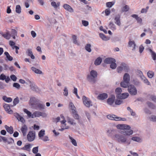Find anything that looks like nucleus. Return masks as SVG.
I'll list each match as a JSON object with an SVG mask.
<instances>
[{
  "instance_id": "41",
  "label": "nucleus",
  "mask_w": 156,
  "mask_h": 156,
  "mask_svg": "<svg viewBox=\"0 0 156 156\" xmlns=\"http://www.w3.org/2000/svg\"><path fill=\"white\" fill-rule=\"evenodd\" d=\"M23 111L27 114V116L29 117L32 118V114L27 109L25 108L23 109Z\"/></svg>"
},
{
  "instance_id": "44",
  "label": "nucleus",
  "mask_w": 156,
  "mask_h": 156,
  "mask_svg": "<svg viewBox=\"0 0 156 156\" xmlns=\"http://www.w3.org/2000/svg\"><path fill=\"white\" fill-rule=\"evenodd\" d=\"M60 116L61 118L63 119L62 121H60V122L62 124H64L65 126L66 125V120L65 119V118L64 116L61 114L60 115Z\"/></svg>"
},
{
  "instance_id": "38",
  "label": "nucleus",
  "mask_w": 156,
  "mask_h": 156,
  "mask_svg": "<svg viewBox=\"0 0 156 156\" xmlns=\"http://www.w3.org/2000/svg\"><path fill=\"white\" fill-rule=\"evenodd\" d=\"M45 130L44 129H42L38 133V136L40 138L44 136L45 134Z\"/></svg>"
},
{
  "instance_id": "46",
  "label": "nucleus",
  "mask_w": 156,
  "mask_h": 156,
  "mask_svg": "<svg viewBox=\"0 0 156 156\" xmlns=\"http://www.w3.org/2000/svg\"><path fill=\"white\" fill-rule=\"evenodd\" d=\"M90 47L91 45L90 44H87L85 47V49L88 52H90L91 51Z\"/></svg>"
},
{
  "instance_id": "33",
  "label": "nucleus",
  "mask_w": 156,
  "mask_h": 156,
  "mask_svg": "<svg viewBox=\"0 0 156 156\" xmlns=\"http://www.w3.org/2000/svg\"><path fill=\"white\" fill-rule=\"evenodd\" d=\"M17 116L16 118L17 119L19 120L20 121L24 123L25 122V120L24 119L22 116L18 114H17Z\"/></svg>"
},
{
  "instance_id": "39",
  "label": "nucleus",
  "mask_w": 156,
  "mask_h": 156,
  "mask_svg": "<svg viewBox=\"0 0 156 156\" xmlns=\"http://www.w3.org/2000/svg\"><path fill=\"white\" fill-rule=\"evenodd\" d=\"M69 106L71 107L72 110V113L73 114L74 112H75L76 111V108L74 106L73 103L72 102H70L69 103Z\"/></svg>"
},
{
  "instance_id": "31",
  "label": "nucleus",
  "mask_w": 156,
  "mask_h": 156,
  "mask_svg": "<svg viewBox=\"0 0 156 156\" xmlns=\"http://www.w3.org/2000/svg\"><path fill=\"white\" fill-rule=\"evenodd\" d=\"M108 27L109 28L112 30H115L116 29L115 26L113 23L112 22H110L109 23Z\"/></svg>"
},
{
  "instance_id": "10",
  "label": "nucleus",
  "mask_w": 156,
  "mask_h": 156,
  "mask_svg": "<svg viewBox=\"0 0 156 156\" xmlns=\"http://www.w3.org/2000/svg\"><path fill=\"white\" fill-rule=\"evenodd\" d=\"M117 128L119 129L124 130L129 129H130V126L126 124H118L117 125Z\"/></svg>"
},
{
  "instance_id": "50",
  "label": "nucleus",
  "mask_w": 156,
  "mask_h": 156,
  "mask_svg": "<svg viewBox=\"0 0 156 156\" xmlns=\"http://www.w3.org/2000/svg\"><path fill=\"white\" fill-rule=\"evenodd\" d=\"M38 151V147H34L32 149L33 153L34 154H37Z\"/></svg>"
},
{
  "instance_id": "45",
  "label": "nucleus",
  "mask_w": 156,
  "mask_h": 156,
  "mask_svg": "<svg viewBox=\"0 0 156 156\" xmlns=\"http://www.w3.org/2000/svg\"><path fill=\"white\" fill-rule=\"evenodd\" d=\"M149 51L151 53V55L153 59L154 60H156V54L151 49H150Z\"/></svg>"
},
{
  "instance_id": "52",
  "label": "nucleus",
  "mask_w": 156,
  "mask_h": 156,
  "mask_svg": "<svg viewBox=\"0 0 156 156\" xmlns=\"http://www.w3.org/2000/svg\"><path fill=\"white\" fill-rule=\"evenodd\" d=\"M9 44L12 47V49H14L15 46H15V43L14 42L12 41H9Z\"/></svg>"
},
{
  "instance_id": "61",
  "label": "nucleus",
  "mask_w": 156,
  "mask_h": 156,
  "mask_svg": "<svg viewBox=\"0 0 156 156\" xmlns=\"http://www.w3.org/2000/svg\"><path fill=\"white\" fill-rule=\"evenodd\" d=\"M73 114V117L74 118L78 120L79 119V115L76 113V111H75V112H74Z\"/></svg>"
},
{
  "instance_id": "23",
  "label": "nucleus",
  "mask_w": 156,
  "mask_h": 156,
  "mask_svg": "<svg viewBox=\"0 0 156 156\" xmlns=\"http://www.w3.org/2000/svg\"><path fill=\"white\" fill-rule=\"evenodd\" d=\"M51 5L55 9H56L58 7H59L60 5V2H57V3L55 1H52L51 3Z\"/></svg>"
},
{
  "instance_id": "24",
  "label": "nucleus",
  "mask_w": 156,
  "mask_h": 156,
  "mask_svg": "<svg viewBox=\"0 0 156 156\" xmlns=\"http://www.w3.org/2000/svg\"><path fill=\"white\" fill-rule=\"evenodd\" d=\"M123 81L128 82H129L130 81V76L127 73H126L124 75Z\"/></svg>"
},
{
  "instance_id": "58",
  "label": "nucleus",
  "mask_w": 156,
  "mask_h": 156,
  "mask_svg": "<svg viewBox=\"0 0 156 156\" xmlns=\"http://www.w3.org/2000/svg\"><path fill=\"white\" fill-rule=\"evenodd\" d=\"M123 102L122 100H117L115 101V103L116 105H120Z\"/></svg>"
},
{
  "instance_id": "26",
  "label": "nucleus",
  "mask_w": 156,
  "mask_h": 156,
  "mask_svg": "<svg viewBox=\"0 0 156 156\" xmlns=\"http://www.w3.org/2000/svg\"><path fill=\"white\" fill-rule=\"evenodd\" d=\"M31 146V145L29 144L27 145H25L24 147L22 148L21 149L28 151H30Z\"/></svg>"
},
{
  "instance_id": "49",
  "label": "nucleus",
  "mask_w": 156,
  "mask_h": 156,
  "mask_svg": "<svg viewBox=\"0 0 156 156\" xmlns=\"http://www.w3.org/2000/svg\"><path fill=\"white\" fill-rule=\"evenodd\" d=\"M129 6L126 5L122 8V12H127L129 10Z\"/></svg>"
},
{
  "instance_id": "55",
  "label": "nucleus",
  "mask_w": 156,
  "mask_h": 156,
  "mask_svg": "<svg viewBox=\"0 0 156 156\" xmlns=\"http://www.w3.org/2000/svg\"><path fill=\"white\" fill-rule=\"evenodd\" d=\"M115 62H113L111 64L110 67L113 69H115L116 67V64Z\"/></svg>"
},
{
  "instance_id": "22",
  "label": "nucleus",
  "mask_w": 156,
  "mask_h": 156,
  "mask_svg": "<svg viewBox=\"0 0 156 156\" xmlns=\"http://www.w3.org/2000/svg\"><path fill=\"white\" fill-rule=\"evenodd\" d=\"M0 34L4 38L7 40H9L10 38L11 35L8 32L6 33L5 34H3L2 33H0Z\"/></svg>"
},
{
  "instance_id": "13",
  "label": "nucleus",
  "mask_w": 156,
  "mask_h": 156,
  "mask_svg": "<svg viewBox=\"0 0 156 156\" xmlns=\"http://www.w3.org/2000/svg\"><path fill=\"white\" fill-rule=\"evenodd\" d=\"M115 99V96L113 95H112L111 98H109L107 99V103L110 105H112L114 102Z\"/></svg>"
},
{
  "instance_id": "57",
  "label": "nucleus",
  "mask_w": 156,
  "mask_h": 156,
  "mask_svg": "<svg viewBox=\"0 0 156 156\" xmlns=\"http://www.w3.org/2000/svg\"><path fill=\"white\" fill-rule=\"evenodd\" d=\"M63 94L66 96H67L68 95V90L66 87H65L64 90Z\"/></svg>"
},
{
  "instance_id": "16",
  "label": "nucleus",
  "mask_w": 156,
  "mask_h": 156,
  "mask_svg": "<svg viewBox=\"0 0 156 156\" xmlns=\"http://www.w3.org/2000/svg\"><path fill=\"white\" fill-rule=\"evenodd\" d=\"M129 96V94L128 93H123L117 96V98L120 99H125L127 98Z\"/></svg>"
},
{
  "instance_id": "35",
  "label": "nucleus",
  "mask_w": 156,
  "mask_h": 156,
  "mask_svg": "<svg viewBox=\"0 0 156 156\" xmlns=\"http://www.w3.org/2000/svg\"><path fill=\"white\" fill-rule=\"evenodd\" d=\"M115 92L117 94L116 97L120 95L122 92V90L121 88L118 87L115 90Z\"/></svg>"
},
{
  "instance_id": "37",
  "label": "nucleus",
  "mask_w": 156,
  "mask_h": 156,
  "mask_svg": "<svg viewBox=\"0 0 156 156\" xmlns=\"http://www.w3.org/2000/svg\"><path fill=\"white\" fill-rule=\"evenodd\" d=\"M67 122L68 123L71 125H75L76 123L74 122L73 119L68 117L67 119Z\"/></svg>"
},
{
  "instance_id": "18",
  "label": "nucleus",
  "mask_w": 156,
  "mask_h": 156,
  "mask_svg": "<svg viewBox=\"0 0 156 156\" xmlns=\"http://www.w3.org/2000/svg\"><path fill=\"white\" fill-rule=\"evenodd\" d=\"M107 97V94L105 93H103L99 94L98 97V98L100 100H103L106 99Z\"/></svg>"
},
{
  "instance_id": "5",
  "label": "nucleus",
  "mask_w": 156,
  "mask_h": 156,
  "mask_svg": "<svg viewBox=\"0 0 156 156\" xmlns=\"http://www.w3.org/2000/svg\"><path fill=\"white\" fill-rule=\"evenodd\" d=\"M117 69L118 73H121L123 70L126 72H128L129 68L126 64L122 63L121 64V66H119Z\"/></svg>"
},
{
  "instance_id": "11",
  "label": "nucleus",
  "mask_w": 156,
  "mask_h": 156,
  "mask_svg": "<svg viewBox=\"0 0 156 156\" xmlns=\"http://www.w3.org/2000/svg\"><path fill=\"white\" fill-rule=\"evenodd\" d=\"M27 81L30 84V89L33 91H36L38 87L34 83L32 82L29 80H28Z\"/></svg>"
},
{
  "instance_id": "47",
  "label": "nucleus",
  "mask_w": 156,
  "mask_h": 156,
  "mask_svg": "<svg viewBox=\"0 0 156 156\" xmlns=\"http://www.w3.org/2000/svg\"><path fill=\"white\" fill-rule=\"evenodd\" d=\"M147 74L148 77L150 78H152L154 75V72L151 71H149Z\"/></svg>"
},
{
  "instance_id": "51",
  "label": "nucleus",
  "mask_w": 156,
  "mask_h": 156,
  "mask_svg": "<svg viewBox=\"0 0 156 156\" xmlns=\"http://www.w3.org/2000/svg\"><path fill=\"white\" fill-rule=\"evenodd\" d=\"M147 104L149 107L150 108L153 109H154L155 108V105L152 103L150 102H148L147 103Z\"/></svg>"
},
{
  "instance_id": "40",
  "label": "nucleus",
  "mask_w": 156,
  "mask_h": 156,
  "mask_svg": "<svg viewBox=\"0 0 156 156\" xmlns=\"http://www.w3.org/2000/svg\"><path fill=\"white\" fill-rule=\"evenodd\" d=\"M69 137L71 140V142H72V144L75 146H77V144L76 140L74 139H73L72 137L69 136Z\"/></svg>"
},
{
  "instance_id": "20",
  "label": "nucleus",
  "mask_w": 156,
  "mask_h": 156,
  "mask_svg": "<svg viewBox=\"0 0 156 156\" xmlns=\"http://www.w3.org/2000/svg\"><path fill=\"white\" fill-rule=\"evenodd\" d=\"M120 19V16L119 15L115 16V23L119 26H120L121 24Z\"/></svg>"
},
{
  "instance_id": "3",
  "label": "nucleus",
  "mask_w": 156,
  "mask_h": 156,
  "mask_svg": "<svg viewBox=\"0 0 156 156\" xmlns=\"http://www.w3.org/2000/svg\"><path fill=\"white\" fill-rule=\"evenodd\" d=\"M115 137L119 142L124 143L126 141V137L123 135L116 134L115 135Z\"/></svg>"
},
{
  "instance_id": "34",
  "label": "nucleus",
  "mask_w": 156,
  "mask_h": 156,
  "mask_svg": "<svg viewBox=\"0 0 156 156\" xmlns=\"http://www.w3.org/2000/svg\"><path fill=\"white\" fill-rule=\"evenodd\" d=\"M8 59L9 61H11L13 59V58L11 56L8 52L5 51L4 53Z\"/></svg>"
},
{
  "instance_id": "17",
  "label": "nucleus",
  "mask_w": 156,
  "mask_h": 156,
  "mask_svg": "<svg viewBox=\"0 0 156 156\" xmlns=\"http://www.w3.org/2000/svg\"><path fill=\"white\" fill-rule=\"evenodd\" d=\"M113 62H115V60L114 58H106L104 60V62L107 64H111Z\"/></svg>"
},
{
  "instance_id": "4",
  "label": "nucleus",
  "mask_w": 156,
  "mask_h": 156,
  "mask_svg": "<svg viewBox=\"0 0 156 156\" xmlns=\"http://www.w3.org/2000/svg\"><path fill=\"white\" fill-rule=\"evenodd\" d=\"M128 90L129 94L133 95L137 94V91L136 88L133 85H130L128 87Z\"/></svg>"
},
{
  "instance_id": "28",
  "label": "nucleus",
  "mask_w": 156,
  "mask_h": 156,
  "mask_svg": "<svg viewBox=\"0 0 156 156\" xmlns=\"http://www.w3.org/2000/svg\"><path fill=\"white\" fill-rule=\"evenodd\" d=\"M129 84V82L124 81L121 82L120 83L121 86L124 88H126L127 87H128Z\"/></svg>"
},
{
  "instance_id": "15",
  "label": "nucleus",
  "mask_w": 156,
  "mask_h": 156,
  "mask_svg": "<svg viewBox=\"0 0 156 156\" xmlns=\"http://www.w3.org/2000/svg\"><path fill=\"white\" fill-rule=\"evenodd\" d=\"M63 7L66 10L70 12H73V8L69 5L67 4H65L63 5Z\"/></svg>"
},
{
  "instance_id": "43",
  "label": "nucleus",
  "mask_w": 156,
  "mask_h": 156,
  "mask_svg": "<svg viewBox=\"0 0 156 156\" xmlns=\"http://www.w3.org/2000/svg\"><path fill=\"white\" fill-rule=\"evenodd\" d=\"M132 140L133 141H136L138 142H141L142 140L140 138L137 137H133L132 138Z\"/></svg>"
},
{
  "instance_id": "63",
  "label": "nucleus",
  "mask_w": 156,
  "mask_h": 156,
  "mask_svg": "<svg viewBox=\"0 0 156 156\" xmlns=\"http://www.w3.org/2000/svg\"><path fill=\"white\" fill-rule=\"evenodd\" d=\"M82 22L83 25L85 27H87L89 25V23L87 21L83 20Z\"/></svg>"
},
{
  "instance_id": "48",
  "label": "nucleus",
  "mask_w": 156,
  "mask_h": 156,
  "mask_svg": "<svg viewBox=\"0 0 156 156\" xmlns=\"http://www.w3.org/2000/svg\"><path fill=\"white\" fill-rule=\"evenodd\" d=\"M149 99L156 103V97L155 96L153 95H150Z\"/></svg>"
},
{
  "instance_id": "29",
  "label": "nucleus",
  "mask_w": 156,
  "mask_h": 156,
  "mask_svg": "<svg viewBox=\"0 0 156 156\" xmlns=\"http://www.w3.org/2000/svg\"><path fill=\"white\" fill-rule=\"evenodd\" d=\"M2 99L5 101L7 102H10L12 101V99L11 98H8L6 96H3Z\"/></svg>"
},
{
  "instance_id": "53",
  "label": "nucleus",
  "mask_w": 156,
  "mask_h": 156,
  "mask_svg": "<svg viewBox=\"0 0 156 156\" xmlns=\"http://www.w3.org/2000/svg\"><path fill=\"white\" fill-rule=\"evenodd\" d=\"M19 99L18 98H15L13 101V106L16 105V104L19 103Z\"/></svg>"
},
{
  "instance_id": "30",
  "label": "nucleus",
  "mask_w": 156,
  "mask_h": 156,
  "mask_svg": "<svg viewBox=\"0 0 156 156\" xmlns=\"http://www.w3.org/2000/svg\"><path fill=\"white\" fill-rule=\"evenodd\" d=\"M102 59L98 57L97 58L94 62V64L95 65H100L102 62Z\"/></svg>"
},
{
  "instance_id": "36",
  "label": "nucleus",
  "mask_w": 156,
  "mask_h": 156,
  "mask_svg": "<svg viewBox=\"0 0 156 156\" xmlns=\"http://www.w3.org/2000/svg\"><path fill=\"white\" fill-rule=\"evenodd\" d=\"M100 37L103 40L107 41L108 40V37H106L103 34L100 33L99 34Z\"/></svg>"
},
{
  "instance_id": "56",
  "label": "nucleus",
  "mask_w": 156,
  "mask_h": 156,
  "mask_svg": "<svg viewBox=\"0 0 156 156\" xmlns=\"http://www.w3.org/2000/svg\"><path fill=\"white\" fill-rule=\"evenodd\" d=\"M13 87L17 88V89H19L20 88V85L18 83H14L13 84Z\"/></svg>"
},
{
  "instance_id": "6",
  "label": "nucleus",
  "mask_w": 156,
  "mask_h": 156,
  "mask_svg": "<svg viewBox=\"0 0 156 156\" xmlns=\"http://www.w3.org/2000/svg\"><path fill=\"white\" fill-rule=\"evenodd\" d=\"M35 138V133L34 131H30L27 135V139L29 142L34 140Z\"/></svg>"
},
{
  "instance_id": "19",
  "label": "nucleus",
  "mask_w": 156,
  "mask_h": 156,
  "mask_svg": "<svg viewBox=\"0 0 156 156\" xmlns=\"http://www.w3.org/2000/svg\"><path fill=\"white\" fill-rule=\"evenodd\" d=\"M5 128L6 129L7 132L9 133L10 134H12L13 133V127L10 126L9 127L6 125L5 126Z\"/></svg>"
},
{
  "instance_id": "54",
  "label": "nucleus",
  "mask_w": 156,
  "mask_h": 156,
  "mask_svg": "<svg viewBox=\"0 0 156 156\" xmlns=\"http://www.w3.org/2000/svg\"><path fill=\"white\" fill-rule=\"evenodd\" d=\"M149 8V7L147 6L145 9H142L141 11V13H146Z\"/></svg>"
},
{
  "instance_id": "62",
  "label": "nucleus",
  "mask_w": 156,
  "mask_h": 156,
  "mask_svg": "<svg viewBox=\"0 0 156 156\" xmlns=\"http://www.w3.org/2000/svg\"><path fill=\"white\" fill-rule=\"evenodd\" d=\"M41 139L44 141H47L49 140L48 137L47 136H43Z\"/></svg>"
},
{
  "instance_id": "27",
  "label": "nucleus",
  "mask_w": 156,
  "mask_h": 156,
  "mask_svg": "<svg viewBox=\"0 0 156 156\" xmlns=\"http://www.w3.org/2000/svg\"><path fill=\"white\" fill-rule=\"evenodd\" d=\"M32 71L37 74H41L42 72L40 70L34 67H32L31 68Z\"/></svg>"
},
{
  "instance_id": "1",
  "label": "nucleus",
  "mask_w": 156,
  "mask_h": 156,
  "mask_svg": "<svg viewBox=\"0 0 156 156\" xmlns=\"http://www.w3.org/2000/svg\"><path fill=\"white\" fill-rule=\"evenodd\" d=\"M90 75L87 76V78L88 80L90 82H93L94 83H95L96 80L94 78L97 77V72L94 70H92L90 72Z\"/></svg>"
},
{
  "instance_id": "2",
  "label": "nucleus",
  "mask_w": 156,
  "mask_h": 156,
  "mask_svg": "<svg viewBox=\"0 0 156 156\" xmlns=\"http://www.w3.org/2000/svg\"><path fill=\"white\" fill-rule=\"evenodd\" d=\"M107 117L108 119L110 120H114L116 121L121 120L124 121L126 120V119L124 118L118 117L116 115L112 114L107 115Z\"/></svg>"
},
{
  "instance_id": "14",
  "label": "nucleus",
  "mask_w": 156,
  "mask_h": 156,
  "mask_svg": "<svg viewBox=\"0 0 156 156\" xmlns=\"http://www.w3.org/2000/svg\"><path fill=\"white\" fill-rule=\"evenodd\" d=\"M122 132V133L124 135L129 136L133 134V131L131 129H126L123 130Z\"/></svg>"
},
{
  "instance_id": "64",
  "label": "nucleus",
  "mask_w": 156,
  "mask_h": 156,
  "mask_svg": "<svg viewBox=\"0 0 156 156\" xmlns=\"http://www.w3.org/2000/svg\"><path fill=\"white\" fill-rule=\"evenodd\" d=\"M143 80L144 82L146 83L147 85H150V83L149 82L148 80L145 77H144V79H142Z\"/></svg>"
},
{
  "instance_id": "60",
  "label": "nucleus",
  "mask_w": 156,
  "mask_h": 156,
  "mask_svg": "<svg viewBox=\"0 0 156 156\" xmlns=\"http://www.w3.org/2000/svg\"><path fill=\"white\" fill-rule=\"evenodd\" d=\"M114 4V3H113L112 2H107L106 4V5L107 7L108 8H111L113 5Z\"/></svg>"
},
{
  "instance_id": "7",
  "label": "nucleus",
  "mask_w": 156,
  "mask_h": 156,
  "mask_svg": "<svg viewBox=\"0 0 156 156\" xmlns=\"http://www.w3.org/2000/svg\"><path fill=\"white\" fill-rule=\"evenodd\" d=\"M42 116L43 117H46L47 114L44 112H42L39 111H35L32 114V118L36 117H39Z\"/></svg>"
},
{
  "instance_id": "42",
  "label": "nucleus",
  "mask_w": 156,
  "mask_h": 156,
  "mask_svg": "<svg viewBox=\"0 0 156 156\" xmlns=\"http://www.w3.org/2000/svg\"><path fill=\"white\" fill-rule=\"evenodd\" d=\"M16 12L17 13H20L21 12V8L20 6L19 5H17L16 6Z\"/></svg>"
},
{
  "instance_id": "32",
  "label": "nucleus",
  "mask_w": 156,
  "mask_h": 156,
  "mask_svg": "<svg viewBox=\"0 0 156 156\" xmlns=\"http://www.w3.org/2000/svg\"><path fill=\"white\" fill-rule=\"evenodd\" d=\"M45 107V105L43 104L38 103L37 104V107L40 110L44 109Z\"/></svg>"
},
{
  "instance_id": "25",
  "label": "nucleus",
  "mask_w": 156,
  "mask_h": 156,
  "mask_svg": "<svg viewBox=\"0 0 156 156\" xmlns=\"http://www.w3.org/2000/svg\"><path fill=\"white\" fill-rule=\"evenodd\" d=\"M27 55L30 57L32 59H34L35 58V57L34 55L33 54L32 52L31 51V49H28L26 51Z\"/></svg>"
},
{
  "instance_id": "12",
  "label": "nucleus",
  "mask_w": 156,
  "mask_h": 156,
  "mask_svg": "<svg viewBox=\"0 0 156 156\" xmlns=\"http://www.w3.org/2000/svg\"><path fill=\"white\" fill-rule=\"evenodd\" d=\"M27 130L28 128L26 125H24L22 126L21 130L23 136H25L26 135Z\"/></svg>"
},
{
  "instance_id": "8",
  "label": "nucleus",
  "mask_w": 156,
  "mask_h": 156,
  "mask_svg": "<svg viewBox=\"0 0 156 156\" xmlns=\"http://www.w3.org/2000/svg\"><path fill=\"white\" fill-rule=\"evenodd\" d=\"M82 99L84 104L87 107H89L92 106L91 102L88 98H87L85 96L83 97Z\"/></svg>"
},
{
  "instance_id": "59",
  "label": "nucleus",
  "mask_w": 156,
  "mask_h": 156,
  "mask_svg": "<svg viewBox=\"0 0 156 156\" xmlns=\"http://www.w3.org/2000/svg\"><path fill=\"white\" fill-rule=\"evenodd\" d=\"M10 77L11 79L14 81H16V80L17 77L14 75H11Z\"/></svg>"
},
{
  "instance_id": "9",
  "label": "nucleus",
  "mask_w": 156,
  "mask_h": 156,
  "mask_svg": "<svg viewBox=\"0 0 156 156\" xmlns=\"http://www.w3.org/2000/svg\"><path fill=\"white\" fill-rule=\"evenodd\" d=\"M3 107L5 111L8 114H12L13 113V111L11 109L10 106L9 105L5 104L3 105Z\"/></svg>"
},
{
  "instance_id": "21",
  "label": "nucleus",
  "mask_w": 156,
  "mask_h": 156,
  "mask_svg": "<svg viewBox=\"0 0 156 156\" xmlns=\"http://www.w3.org/2000/svg\"><path fill=\"white\" fill-rule=\"evenodd\" d=\"M128 46L129 47H132L133 48V50H134L135 49L136 45L135 42L133 41L130 40L128 43Z\"/></svg>"
}]
</instances>
